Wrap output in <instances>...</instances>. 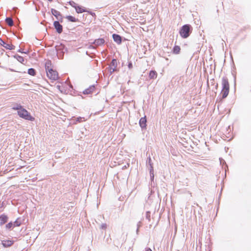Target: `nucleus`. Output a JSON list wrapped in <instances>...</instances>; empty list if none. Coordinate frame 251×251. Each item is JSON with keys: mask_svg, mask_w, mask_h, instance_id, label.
Masks as SVG:
<instances>
[{"mask_svg": "<svg viewBox=\"0 0 251 251\" xmlns=\"http://www.w3.org/2000/svg\"><path fill=\"white\" fill-rule=\"evenodd\" d=\"M222 90L221 94L222 95V98H226L228 95L229 90V85L227 78L226 77L222 78Z\"/></svg>", "mask_w": 251, "mask_h": 251, "instance_id": "1", "label": "nucleus"}, {"mask_svg": "<svg viewBox=\"0 0 251 251\" xmlns=\"http://www.w3.org/2000/svg\"><path fill=\"white\" fill-rule=\"evenodd\" d=\"M192 27L190 25H183L180 30L179 34L183 38H187L188 37L192 32Z\"/></svg>", "mask_w": 251, "mask_h": 251, "instance_id": "2", "label": "nucleus"}, {"mask_svg": "<svg viewBox=\"0 0 251 251\" xmlns=\"http://www.w3.org/2000/svg\"><path fill=\"white\" fill-rule=\"evenodd\" d=\"M18 115L20 117L26 120L33 121L34 118L31 116L30 113L23 107L20 110L17 111Z\"/></svg>", "mask_w": 251, "mask_h": 251, "instance_id": "3", "label": "nucleus"}, {"mask_svg": "<svg viewBox=\"0 0 251 251\" xmlns=\"http://www.w3.org/2000/svg\"><path fill=\"white\" fill-rule=\"evenodd\" d=\"M48 77L51 80H56L58 78V73L56 71L53 69H50V70L46 72Z\"/></svg>", "mask_w": 251, "mask_h": 251, "instance_id": "4", "label": "nucleus"}, {"mask_svg": "<svg viewBox=\"0 0 251 251\" xmlns=\"http://www.w3.org/2000/svg\"><path fill=\"white\" fill-rule=\"evenodd\" d=\"M64 50H66V49L65 48L64 46H60L59 47H56V50L57 52V55L58 58L59 59L63 58Z\"/></svg>", "mask_w": 251, "mask_h": 251, "instance_id": "5", "label": "nucleus"}, {"mask_svg": "<svg viewBox=\"0 0 251 251\" xmlns=\"http://www.w3.org/2000/svg\"><path fill=\"white\" fill-rule=\"evenodd\" d=\"M53 25L58 33L60 34L62 32L63 26L58 21H54L53 23Z\"/></svg>", "mask_w": 251, "mask_h": 251, "instance_id": "6", "label": "nucleus"}, {"mask_svg": "<svg viewBox=\"0 0 251 251\" xmlns=\"http://www.w3.org/2000/svg\"><path fill=\"white\" fill-rule=\"evenodd\" d=\"M0 45L6 49H8L10 50H12L15 49V46L12 44H7L5 42H4L1 38H0Z\"/></svg>", "mask_w": 251, "mask_h": 251, "instance_id": "7", "label": "nucleus"}, {"mask_svg": "<svg viewBox=\"0 0 251 251\" xmlns=\"http://www.w3.org/2000/svg\"><path fill=\"white\" fill-rule=\"evenodd\" d=\"M152 161L151 157L149 156L147 160L146 165L147 168H148L150 173H151L153 171V166Z\"/></svg>", "mask_w": 251, "mask_h": 251, "instance_id": "8", "label": "nucleus"}, {"mask_svg": "<svg viewBox=\"0 0 251 251\" xmlns=\"http://www.w3.org/2000/svg\"><path fill=\"white\" fill-rule=\"evenodd\" d=\"M1 243L3 247L7 248L11 247L14 243V241L10 240H3Z\"/></svg>", "mask_w": 251, "mask_h": 251, "instance_id": "9", "label": "nucleus"}, {"mask_svg": "<svg viewBox=\"0 0 251 251\" xmlns=\"http://www.w3.org/2000/svg\"><path fill=\"white\" fill-rule=\"evenodd\" d=\"M147 119L146 116L141 118L139 120V125L141 128L144 129L146 128Z\"/></svg>", "mask_w": 251, "mask_h": 251, "instance_id": "10", "label": "nucleus"}, {"mask_svg": "<svg viewBox=\"0 0 251 251\" xmlns=\"http://www.w3.org/2000/svg\"><path fill=\"white\" fill-rule=\"evenodd\" d=\"M105 42L104 39L99 38L96 39L92 44H93L96 47H98L103 45Z\"/></svg>", "mask_w": 251, "mask_h": 251, "instance_id": "11", "label": "nucleus"}, {"mask_svg": "<svg viewBox=\"0 0 251 251\" xmlns=\"http://www.w3.org/2000/svg\"><path fill=\"white\" fill-rule=\"evenodd\" d=\"M112 37L114 41L116 42L118 44H120L122 43V37L120 35L117 34H113Z\"/></svg>", "mask_w": 251, "mask_h": 251, "instance_id": "12", "label": "nucleus"}, {"mask_svg": "<svg viewBox=\"0 0 251 251\" xmlns=\"http://www.w3.org/2000/svg\"><path fill=\"white\" fill-rule=\"evenodd\" d=\"M95 89V85H92L89 88L86 89L83 92L84 95H88L92 93Z\"/></svg>", "mask_w": 251, "mask_h": 251, "instance_id": "13", "label": "nucleus"}, {"mask_svg": "<svg viewBox=\"0 0 251 251\" xmlns=\"http://www.w3.org/2000/svg\"><path fill=\"white\" fill-rule=\"evenodd\" d=\"M51 14L53 15H54L58 20L59 19V17H62V15H61L60 12L54 9L51 8Z\"/></svg>", "mask_w": 251, "mask_h": 251, "instance_id": "14", "label": "nucleus"}, {"mask_svg": "<svg viewBox=\"0 0 251 251\" xmlns=\"http://www.w3.org/2000/svg\"><path fill=\"white\" fill-rule=\"evenodd\" d=\"M220 164L222 165L223 169L225 170V173H226L228 171V167L225 161L222 158H219Z\"/></svg>", "mask_w": 251, "mask_h": 251, "instance_id": "15", "label": "nucleus"}, {"mask_svg": "<svg viewBox=\"0 0 251 251\" xmlns=\"http://www.w3.org/2000/svg\"><path fill=\"white\" fill-rule=\"evenodd\" d=\"M8 217L5 215H2L0 216V225H2L7 222Z\"/></svg>", "mask_w": 251, "mask_h": 251, "instance_id": "16", "label": "nucleus"}, {"mask_svg": "<svg viewBox=\"0 0 251 251\" xmlns=\"http://www.w3.org/2000/svg\"><path fill=\"white\" fill-rule=\"evenodd\" d=\"M75 11L77 13H82L83 12H87V10L85 8L79 5H77L76 7Z\"/></svg>", "mask_w": 251, "mask_h": 251, "instance_id": "17", "label": "nucleus"}, {"mask_svg": "<svg viewBox=\"0 0 251 251\" xmlns=\"http://www.w3.org/2000/svg\"><path fill=\"white\" fill-rule=\"evenodd\" d=\"M157 74L155 71L151 70L150 71L149 77L150 79H154L156 78Z\"/></svg>", "mask_w": 251, "mask_h": 251, "instance_id": "18", "label": "nucleus"}, {"mask_svg": "<svg viewBox=\"0 0 251 251\" xmlns=\"http://www.w3.org/2000/svg\"><path fill=\"white\" fill-rule=\"evenodd\" d=\"M51 61L49 60H47L46 62L45 65V69H46V72H47V71H48V70H50V69H52V68H51Z\"/></svg>", "mask_w": 251, "mask_h": 251, "instance_id": "19", "label": "nucleus"}, {"mask_svg": "<svg viewBox=\"0 0 251 251\" xmlns=\"http://www.w3.org/2000/svg\"><path fill=\"white\" fill-rule=\"evenodd\" d=\"M23 108V106L20 103H14L13 104L12 109L15 110L19 111Z\"/></svg>", "mask_w": 251, "mask_h": 251, "instance_id": "20", "label": "nucleus"}, {"mask_svg": "<svg viewBox=\"0 0 251 251\" xmlns=\"http://www.w3.org/2000/svg\"><path fill=\"white\" fill-rule=\"evenodd\" d=\"M5 22L10 26L14 25L13 19L11 17H7L5 19Z\"/></svg>", "mask_w": 251, "mask_h": 251, "instance_id": "21", "label": "nucleus"}, {"mask_svg": "<svg viewBox=\"0 0 251 251\" xmlns=\"http://www.w3.org/2000/svg\"><path fill=\"white\" fill-rule=\"evenodd\" d=\"M14 57L16 58L19 62L22 63H23L25 61L24 57L18 54L15 55Z\"/></svg>", "mask_w": 251, "mask_h": 251, "instance_id": "22", "label": "nucleus"}, {"mask_svg": "<svg viewBox=\"0 0 251 251\" xmlns=\"http://www.w3.org/2000/svg\"><path fill=\"white\" fill-rule=\"evenodd\" d=\"M66 19H67L69 21L72 22H76L78 21V19L75 18V17L72 16H66Z\"/></svg>", "mask_w": 251, "mask_h": 251, "instance_id": "23", "label": "nucleus"}, {"mask_svg": "<svg viewBox=\"0 0 251 251\" xmlns=\"http://www.w3.org/2000/svg\"><path fill=\"white\" fill-rule=\"evenodd\" d=\"M180 50V47L178 46H175L173 48V53L175 54H178Z\"/></svg>", "mask_w": 251, "mask_h": 251, "instance_id": "24", "label": "nucleus"}, {"mask_svg": "<svg viewBox=\"0 0 251 251\" xmlns=\"http://www.w3.org/2000/svg\"><path fill=\"white\" fill-rule=\"evenodd\" d=\"M27 73L29 75H32V76H34L36 75V71L33 68L28 69Z\"/></svg>", "mask_w": 251, "mask_h": 251, "instance_id": "25", "label": "nucleus"}, {"mask_svg": "<svg viewBox=\"0 0 251 251\" xmlns=\"http://www.w3.org/2000/svg\"><path fill=\"white\" fill-rule=\"evenodd\" d=\"M110 66L116 68L117 67V61L116 59H113L110 63Z\"/></svg>", "mask_w": 251, "mask_h": 251, "instance_id": "26", "label": "nucleus"}, {"mask_svg": "<svg viewBox=\"0 0 251 251\" xmlns=\"http://www.w3.org/2000/svg\"><path fill=\"white\" fill-rule=\"evenodd\" d=\"M69 4L70 5H71L73 7L75 8V9H76V7L77 6V4H76L75 2L74 1H69Z\"/></svg>", "mask_w": 251, "mask_h": 251, "instance_id": "27", "label": "nucleus"}, {"mask_svg": "<svg viewBox=\"0 0 251 251\" xmlns=\"http://www.w3.org/2000/svg\"><path fill=\"white\" fill-rule=\"evenodd\" d=\"M108 69L110 74H112L113 73L116 71V68H113L111 66H109L108 67Z\"/></svg>", "mask_w": 251, "mask_h": 251, "instance_id": "28", "label": "nucleus"}, {"mask_svg": "<svg viewBox=\"0 0 251 251\" xmlns=\"http://www.w3.org/2000/svg\"><path fill=\"white\" fill-rule=\"evenodd\" d=\"M13 226V224L12 223L10 222L6 225V227L7 229H10Z\"/></svg>", "mask_w": 251, "mask_h": 251, "instance_id": "29", "label": "nucleus"}, {"mask_svg": "<svg viewBox=\"0 0 251 251\" xmlns=\"http://www.w3.org/2000/svg\"><path fill=\"white\" fill-rule=\"evenodd\" d=\"M20 225H21V223L20 222L18 221L17 220L13 224L14 226H20Z\"/></svg>", "mask_w": 251, "mask_h": 251, "instance_id": "30", "label": "nucleus"}, {"mask_svg": "<svg viewBox=\"0 0 251 251\" xmlns=\"http://www.w3.org/2000/svg\"><path fill=\"white\" fill-rule=\"evenodd\" d=\"M107 225L106 224H102L100 226L101 229H105L106 228Z\"/></svg>", "mask_w": 251, "mask_h": 251, "instance_id": "31", "label": "nucleus"}, {"mask_svg": "<svg viewBox=\"0 0 251 251\" xmlns=\"http://www.w3.org/2000/svg\"><path fill=\"white\" fill-rule=\"evenodd\" d=\"M128 68L129 69H131L133 68V65H132V63L131 62H128Z\"/></svg>", "mask_w": 251, "mask_h": 251, "instance_id": "32", "label": "nucleus"}, {"mask_svg": "<svg viewBox=\"0 0 251 251\" xmlns=\"http://www.w3.org/2000/svg\"><path fill=\"white\" fill-rule=\"evenodd\" d=\"M82 119H84V118H82L80 117H78V118H77L76 121L78 122H81L82 121Z\"/></svg>", "mask_w": 251, "mask_h": 251, "instance_id": "33", "label": "nucleus"}, {"mask_svg": "<svg viewBox=\"0 0 251 251\" xmlns=\"http://www.w3.org/2000/svg\"><path fill=\"white\" fill-rule=\"evenodd\" d=\"M150 177H151V179L152 180L154 178V174H151Z\"/></svg>", "mask_w": 251, "mask_h": 251, "instance_id": "34", "label": "nucleus"}, {"mask_svg": "<svg viewBox=\"0 0 251 251\" xmlns=\"http://www.w3.org/2000/svg\"><path fill=\"white\" fill-rule=\"evenodd\" d=\"M89 48V49H95V47L94 46H93L92 45H90Z\"/></svg>", "mask_w": 251, "mask_h": 251, "instance_id": "35", "label": "nucleus"}, {"mask_svg": "<svg viewBox=\"0 0 251 251\" xmlns=\"http://www.w3.org/2000/svg\"><path fill=\"white\" fill-rule=\"evenodd\" d=\"M145 251H152L150 248H146Z\"/></svg>", "mask_w": 251, "mask_h": 251, "instance_id": "36", "label": "nucleus"}, {"mask_svg": "<svg viewBox=\"0 0 251 251\" xmlns=\"http://www.w3.org/2000/svg\"><path fill=\"white\" fill-rule=\"evenodd\" d=\"M18 52H22V53H25V52H23V51H22L21 50H19Z\"/></svg>", "mask_w": 251, "mask_h": 251, "instance_id": "37", "label": "nucleus"}, {"mask_svg": "<svg viewBox=\"0 0 251 251\" xmlns=\"http://www.w3.org/2000/svg\"><path fill=\"white\" fill-rule=\"evenodd\" d=\"M48 0L50 1H52V0Z\"/></svg>", "mask_w": 251, "mask_h": 251, "instance_id": "38", "label": "nucleus"}]
</instances>
